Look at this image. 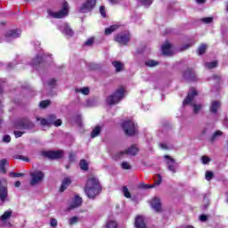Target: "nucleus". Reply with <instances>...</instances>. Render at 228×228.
<instances>
[{"instance_id":"obj_59","label":"nucleus","mask_w":228,"mask_h":228,"mask_svg":"<svg viewBox=\"0 0 228 228\" xmlns=\"http://www.w3.org/2000/svg\"><path fill=\"white\" fill-rule=\"evenodd\" d=\"M20 186V181H17L16 183H15V187L16 188H19Z\"/></svg>"},{"instance_id":"obj_1","label":"nucleus","mask_w":228,"mask_h":228,"mask_svg":"<svg viewBox=\"0 0 228 228\" xmlns=\"http://www.w3.org/2000/svg\"><path fill=\"white\" fill-rule=\"evenodd\" d=\"M85 191L89 199H94L101 193V183L94 176H90L85 188Z\"/></svg>"},{"instance_id":"obj_54","label":"nucleus","mask_w":228,"mask_h":228,"mask_svg":"<svg viewBox=\"0 0 228 228\" xmlns=\"http://www.w3.org/2000/svg\"><path fill=\"white\" fill-rule=\"evenodd\" d=\"M94 44V37H90L86 41V45H92Z\"/></svg>"},{"instance_id":"obj_19","label":"nucleus","mask_w":228,"mask_h":228,"mask_svg":"<svg viewBox=\"0 0 228 228\" xmlns=\"http://www.w3.org/2000/svg\"><path fill=\"white\" fill-rule=\"evenodd\" d=\"M12 217V210L5 211L1 216H0V224L2 225H6L8 224V220Z\"/></svg>"},{"instance_id":"obj_44","label":"nucleus","mask_w":228,"mask_h":228,"mask_svg":"<svg viewBox=\"0 0 228 228\" xmlns=\"http://www.w3.org/2000/svg\"><path fill=\"white\" fill-rule=\"evenodd\" d=\"M15 159H21L22 161H26V163H28L29 161V159L22 156V155H16L14 156Z\"/></svg>"},{"instance_id":"obj_4","label":"nucleus","mask_w":228,"mask_h":228,"mask_svg":"<svg viewBox=\"0 0 228 228\" xmlns=\"http://www.w3.org/2000/svg\"><path fill=\"white\" fill-rule=\"evenodd\" d=\"M49 19H64L69 15V3L66 1L62 2V9L59 12H54L51 9L47 10Z\"/></svg>"},{"instance_id":"obj_7","label":"nucleus","mask_w":228,"mask_h":228,"mask_svg":"<svg viewBox=\"0 0 228 228\" xmlns=\"http://www.w3.org/2000/svg\"><path fill=\"white\" fill-rule=\"evenodd\" d=\"M122 128L127 136H133V134H136L138 128L136 127V124L134 123L133 120H126L123 122Z\"/></svg>"},{"instance_id":"obj_39","label":"nucleus","mask_w":228,"mask_h":228,"mask_svg":"<svg viewBox=\"0 0 228 228\" xmlns=\"http://www.w3.org/2000/svg\"><path fill=\"white\" fill-rule=\"evenodd\" d=\"M145 65L147 66V67H156V65H158V61H147L146 62H145Z\"/></svg>"},{"instance_id":"obj_40","label":"nucleus","mask_w":228,"mask_h":228,"mask_svg":"<svg viewBox=\"0 0 228 228\" xmlns=\"http://www.w3.org/2000/svg\"><path fill=\"white\" fill-rule=\"evenodd\" d=\"M161 181H162L161 175H158L154 180L155 186H159V184H161Z\"/></svg>"},{"instance_id":"obj_5","label":"nucleus","mask_w":228,"mask_h":228,"mask_svg":"<svg viewBox=\"0 0 228 228\" xmlns=\"http://www.w3.org/2000/svg\"><path fill=\"white\" fill-rule=\"evenodd\" d=\"M37 122H40L41 126H54L60 127L62 122L61 119H56L55 115H50L48 118H37Z\"/></svg>"},{"instance_id":"obj_6","label":"nucleus","mask_w":228,"mask_h":228,"mask_svg":"<svg viewBox=\"0 0 228 228\" xmlns=\"http://www.w3.org/2000/svg\"><path fill=\"white\" fill-rule=\"evenodd\" d=\"M44 177L45 175L41 170H34L30 172V186H37V184H40L42 181H44Z\"/></svg>"},{"instance_id":"obj_53","label":"nucleus","mask_w":228,"mask_h":228,"mask_svg":"<svg viewBox=\"0 0 228 228\" xmlns=\"http://www.w3.org/2000/svg\"><path fill=\"white\" fill-rule=\"evenodd\" d=\"M159 147L162 148L164 151L170 149V146L167 145V143H160Z\"/></svg>"},{"instance_id":"obj_51","label":"nucleus","mask_w":228,"mask_h":228,"mask_svg":"<svg viewBox=\"0 0 228 228\" xmlns=\"http://www.w3.org/2000/svg\"><path fill=\"white\" fill-rule=\"evenodd\" d=\"M22 134H24V132H20V131L14 132L15 138H20V136H22Z\"/></svg>"},{"instance_id":"obj_58","label":"nucleus","mask_w":228,"mask_h":228,"mask_svg":"<svg viewBox=\"0 0 228 228\" xmlns=\"http://www.w3.org/2000/svg\"><path fill=\"white\" fill-rule=\"evenodd\" d=\"M199 4L206 3V0H196Z\"/></svg>"},{"instance_id":"obj_9","label":"nucleus","mask_w":228,"mask_h":228,"mask_svg":"<svg viewBox=\"0 0 228 228\" xmlns=\"http://www.w3.org/2000/svg\"><path fill=\"white\" fill-rule=\"evenodd\" d=\"M8 200V187L6 180H0V206Z\"/></svg>"},{"instance_id":"obj_47","label":"nucleus","mask_w":228,"mask_h":228,"mask_svg":"<svg viewBox=\"0 0 228 228\" xmlns=\"http://www.w3.org/2000/svg\"><path fill=\"white\" fill-rule=\"evenodd\" d=\"M201 161H202L203 165H208V163L209 161H211V159H209V157L203 156V157L201 158Z\"/></svg>"},{"instance_id":"obj_57","label":"nucleus","mask_w":228,"mask_h":228,"mask_svg":"<svg viewBox=\"0 0 228 228\" xmlns=\"http://www.w3.org/2000/svg\"><path fill=\"white\" fill-rule=\"evenodd\" d=\"M111 4H117L118 3V0H109Z\"/></svg>"},{"instance_id":"obj_17","label":"nucleus","mask_w":228,"mask_h":228,"mask_svg":"<svg viewBox=\"0 0 228 228\" xmlns=\"http://www.w3.org/2000/svg\"><path fill=\"white\" fill-rule=\"evenodd\" d=\"M165 159L167 161V168L170 172L173 174H175V168L177 167V164L175 163V160L174 159L170 158V156L166 155Z\"/></svg>"},{"instance_id":"obj_45","label":"nucleus","mask_w":228,"mask_h":228,"mask_svg":"<svg viewBox=\"0 0 228 228\" xmlns=\"http://www.w3.org/2000/svg\"><path fill=\"white\" fill-rule=\"evenodd\" d=\"M205 176L207 181H211V179H213V172L207 171Z\"/></svg>"},{"instance_id":"obj_32","label":"nucleus","mask_w":228,"mask_h":228,"mask_svg":"<svg viewBox=\"0 0 228 228\" xmlns=\"http://www.w3.org/2000/svg\"><path fill=\"white\" fill-rule=\"evenodd\" d=\"M45 86H49V88H53V86H56V79L51 78L47 83L45 84Z\"/></svg>"},{"instance_id":"obj_64","label":"nucleus","mask_w":228,"mask_h":228,"mask_svg":"<svg viewBox=\"0 0 228 228\" xmlns=\"http://www.w3.org/2000/svg\"><path fill=\"white\" fill-rule=\"evenodd\" d=\"M226 10H227V12H228V4L226 5Z\"/></svg>"},{"instance_id":"obj_24","label":"nucleus","mask_w":228,"mask_h":228,"mask_svg":"<svg viewBox=\"0 0 228 228\" xmlns=\"http://www.w3.org/2000/svg\"><path fill=\"white\" fill-rule=\"evenodd\" d=\"M184 77L191 81H195V71H193V69H187L184 73Z\"/></svg>"},{"instance_id":"obj_62","label":"nucleus","mask_w":228,"mask_h":228,"mask_svg":"<svg viewBox=\"0 0 228 228\" xmlns=\"http://www.w3.org/2000/svg\"><path fill=\"white\" fill-rule=\"evenodd\" d=\"M226 202L228 204V193L226 194Z\"/></svg>"},{"instance_id":"obj_50","label":"nucleus","mask_w":228,"mask_h":228,"mask_svg":"<svg viewBox=\"0 0 228 228\" xmlns=\"http://www.w3.org/2000/svg\"><path fill=\"white\" fill-rule=\"evenodd\" d=\"M10 175L11 177H22L24 175L20 173H10Z\"/></svg>"},{"instance_id":"obj_60","label":"nucleus","mask_w":228,"mask_h":228,"mask_svg":"<svg viewBox=\"0 0 228 228\" xmlns=\"http://www.w3.org/2000/svg\"><path fill=\"white\" fill-rule=\"evenodd\" d=\"M224 125L226 127H228V120H225V121L224 122Z\"/></svg>"},{"instance_id":"obj_30","label":"nucleus","mask_w":228,"mask_h":228,"mask_svg":"<svg viewBox=\"0 0 228 228\" xmlns=\"http://www.w3.org/2000/svg\"><path fill=\"white\" fill-rule=\"evenodd\" d=\"M117 28H118V25H112V26L105 28V35H111V33H113V31H115V29H117Z\"/></svg>"},{"instance_id":"obj_11","label":"nucleus","mask_w":228,"mask_h":228,"mask_svg":"<svg viewBox=\"0 0 228 228\" xmlns=\"http://www.w3.org/2000/svg\"><path fill=\"white\" fill-rule=\"evenodd\" d=\"M130 38H131V35L129 34L128 31H125L115 37L116 42H118V44H121L122 45H126V44L129 42Z\"/></svg>"},{"instance_id":"obj_27","label":"nucleus","mask_w":228,"mask_h":228,"mask_svg":"<svg viewBox=\"0 0 228 228\" xmlns=\"http://www.w3.org/2000/svg\"><path fill=\"white\" fill-rule=\"evenodd\" d=\"M102 129L100 126H95L91 133V138H97L101 134Z\"/></svg>"},{"instance_id":"obj_18","label":"nucleus","mask_w":228,"mask_h":228,"mask_svg":"<svg viewBox=\"0 0 228 228\" xmlns=\"http://www.w3.org/2000/svg\"><path fill=\"white\" fill-rule=\"evenodd\" d=\"M162 53L165 56H172L174 54V46L170 43H165L162 45Z\"/></svg>"},{"instance_id":"obj_37","label":"nucleus","mask_w":228,"mask_h":228,"mask_svg":"<svg viewBox=\"0 0 228 228\" xmlns=\"http://www.w3.org/2000/svg\"><path fill=\"white\" fill-rule=\"evenodd\" d=\"M121 167L123 168V170H131V165H129V163L126 161L121 163Z\"/></svg>"},{"instance_id":"obj_33","label":"nucleus","mask_w":228,"mask_h":228,"mask_svg":"<svg viewBox=\"0 0 228 228\" xmlns=\"http://www.w3.org/2000/svg\"><path fill=\"white\" fill-rule=\"evenodd\" d=\"M106 227L107 228H117L118 227L117 221H113V220L108 221L106 224Z\"/></svg>"},{"instance_id":"obj_41","label":"nucleus","mask_w":228,"mask_h":228,"mask_svg":"<svg viewBox=\"0 0 228 228\" xmlns=\"http://www.w3.org/2000/svg\"><path fill=\"white\" fill-rule=\"evenodd\" d=\"M123 193L126 199H131V193L129 192V189H127V187H123Z\"/></svg>"},{"instance_id":"obj_25","label":"nucleus","mask_w":228,"mask_h":228,"mask_svg":"<svg viewBox=\"0 0 228 228\" xmlns=\"http://www.w3.org/2000/svg\"><path fill=\"white\" fill-rule=\"evenodd\" d=\"M112 65L116 69V72H122V70H124V63L118 61H114Z\"/></svg>"},{"instance_id":"obj_46","label":"nucleus","mask_w":228,"mask_h":228,"mask_svg":"<svg viewBox=\"0 0 228 228\" xmlns=\"http://www.w3.org/2000/svg\"><path fill=\"white\" fill-rule=\"evenodd\" d=\"M201 20L205 24H210V22H213V17L203 18Z\"/></svg>"},{"instance_id":"obj_43","label":"nucleus","mask_w":228,"mask_h":228,"mask_svg":"<svg viewBox=\"0 0 228 228\" xmlns=\"http://www.w3.org/2000/svg\"><path fill=\"white\" fill-rule=\"evenodd\" d=\"M79 222V218L77 216H73L69 219V225H74V224H77Z\"/></svg>"},{"instance_id":"obj_26","label":"nucleus","mask_w":228,"mask_h":228,"mask_svg":"<svg viewBox=\"0 0 228 228\" xmlns=\"http://www.w3.org/2000/svg\"><path fill=\"white\" fill-rule=\"evenodd\" d=\"M8 165V160L6 159H3L0 160V174H6V167Z\"/></svg>"},{"instance_id":"obj_16","label":"nucleus","mask_w":228,"mask_h":228,"mask_svg":"<svg viewBox=\"0 0 228 228\" xmlns=\"http://www.w3.org/2000/svg\"><path fill=\"white\" fill-rule=\"evenodd\" d=\"M42 60L53 61V57H51V55L45 56V54L41 52V55H37V57L32 61L31 65H38L42 63Z\"/></svg>"},{"instance_id":"obj_10","label":"nucleus","mask_w":228,"mask_h":228,"mask_svg":"<svg viewBox=\"0 0 228 228\" xmlns=\"http://www.w3.org/2000/svg\"><path fill=\"white\" fill-rule=\"evenodd\" d=\"M15 126L18 129H33L35 127V124L29 121L28 118L18 119Z\"/></svg>"},{"instance_id":"obj_34","label":"nucleus","mask_w":228,"mask_h":228,"mask_svg":"<svg viewBox=\"0 0 228 228\" xmlns=\"http://www.w3.org/2000/svg\"><path fill=\"white\" fill-rule=\"evenodd\" d=\"M206 49H208V46L206 45H201L198 49V54L200 56L206 53Z\"/></svg>"},{"instance_id":"obj_63","label":"nucleus","mask_w":228,"mask_h":228,"mask_svg":"<svg viewBox=\"0 0 228 228\" xmlns=\"http://www.w3.org/2000/svg\"><path fill=\"white\" fill-rule=\"evenodd\" d=\"M36 44H37V45H40V42H38V41Z\"/></svg>"},{"instance_id":"obj_22","label":"nucleus","mask_w":228,"mask_h":228,"mask_svg":"<svg viewBox=\"0 0 228 228\" xmlns=\"http://www.w3.org/2000/svg\"><path fill=\"white\" fill-rule=\"evenodd\" d=\"M134 225L136 228H145V219L142 216L135 218Z\"/></svg>"},{"instance_id":"obj_52","label":"nucleus","mask_w":228,"mask_h":228,"mask_svg":"<svg viewBox=\"0 0 228 228\" xmlns=\"http://www.w3.org/2000/svg\"><path fill=\"white\" fill-rule=\"evenodd\" d=\"M50 225L51 227H56V225H58V221H56V219H52L50 221Z\"/></svg>"},{"instance_id":"obj_2","label":"nucleus","mask_w":228,"mask_h":228,"mask_svg":"<svg viewBox=\"0 0 228 228\" xmlns=\"http://www.w3.org/2000/svg\"><path fill=\"white\" fill-rule=\"evenodd\" d=\"M195 97H197V90L191 87L188 93L187 97L183 100V105L188 106V104H190L191 106H193V112L199 113V111L202 110V105L195 104Z\"/></svg>"},{"instance_id":"obj_12","label":"nucleus","mask_w":228,"mask_h":228,"mask_svg":"<svg viewBox=\"0 0 228 228\" xmlns=\"http://www.w3.org/2000/svg\"><path fill=\"white\" fill-rule=\"evenodd\" d=\"M95 0H86V3H84L80 7L79 12L81 13H88V12H92L95 6Z\"/></svg>"},{"instance_id":"obj_38","label":"nucleus","mask_w":228,"mask_h":228,"mask_svg":"<svg viewBox=\"0 0 228 228\" xmlns=\"http://www.w3.org/2000/svg\"><path fill=\"white\" fill-rule=\"evenodd\" d=\"M139 3H141V4H143V6H151V4L154 1V0H138Z\"/></svg>"},{"instance_id":"obj_29","label":"nucleus","mask_w":228,"mask_h":228,"mask_svg":"<svg viewBox=\"0 0 228 228\" xmlns=\"http://www.w3.org/2000/svg\"><path fill=\"white\" fill-rule=\"evenodd\" d=\"M218 108H220V102H213L210 106V111L212 113H216V111H218Z\"/></svg>"},{"instance_id":"obj_48","label":"nucleus","mask_w":228,"mask_h":228,"mask_svg":"<svg viewBox=\"0 0 228 228\" xmlns=\"http://www.w3.org/2000/svg\"><path fill=\"white\" fill-rule=\"evenodd\" d=\"M3 142H4V143H10V142H12V137L10 135H4Z\"/></svg>"},{"instance_id":"obj_14","label":"nucleus","mask_w":228,"mask_h":228,"mask_svg":"<svg viewBox=\"0 0 228 228\" xmlns=\"http://www.w3.org/2000/svg\"><path fill=\"white\" fill-rule=\"evenodd\" d=\"M19 37H20V30H8L5 34V40H7V42H12V40H15V38H19Z\"/></svg>"},{"instance_id":"obj_28","label":"nucleus","mask_w":228,"mask_h":228,"mask_svg":"<svg viewBox=\"0 0 228 228\" xmlns=\"http://www.w3.org/2000/svg\"><path fill=\"white\" fill-rule=\"evenodd\" d=\"M76 94H82L83 95H88L90 94V88L82 87L75 89Z\"/></svg>"},{"instance_id":"obj_35","label":"nucleus","mask_w":228,"mask_h":228,"mask_svg":"<svg viewBox=\"0 0 228 228\" xmlns=\"http://www.w3.org/2000/svg\"><path fill=\"white\" fill-rule=\"evenodd\" d=\"M80 168H81V170H88V163H86V160H85V159H82L81 161H80Z\"/></svg>"},{"instance_id":"obj_36","label":"nucleus","mask_w":228,"mask_h":228,"mask_svg":"<svg viewBox=\"0 0 228 228\" xmlns=\"http://www.w3.org/2000/svg\"><path fill=\"white\" fill-rule=\"evenodd\" d=\"M51 104V101L49 100H45V101H42L40 103H39V106L40 108H47V106H49Z\"/></svg>"},{"instance_id":"obj_3","label":"nucleus","mask_w":228,"mask_h":228,"mask_svg":"<svg viewBox=\"0 0 228 228\" xmlns=\"http://www.w3.org/2000/svg\"><path fill=\"white\" fill-rule=\"evenodd\" d=\"M126 97V87L120 86L118 88L114 94L107 98V103L110 106H113V104H118Z\"/></svg>"},{"instance_id":"obj_42","label":"nucleus","mask_w":228,"mask_h":228,"mask_svg":"<svg viewBox=\"0 0 228 228\" xmlns=\"http://www.w3.org/2000/svg\"><path fill=\"white\" fill-rule=\"evenodd\" d=\"M220 136H222V131L218 130L212 135V142H215Z\"/></svg>"},{"instance_id":"obj_21","label":"nucleus","mask_w":228,"mask_h":228,"mask_svg":"<svg viewBox=\"0 0 228 228\" xmlns=\"http://www.w3.org/2000/svg\"><path fill=\"white\" fill-rule=\"evenodd\" d=\"M82 202H83V200L81 199V197L75 196V198L73 199V200L69 206V209H74L76 208H79V206H81Z\"/></svg>"},{"instance_id":"obj_55","label":"nucleus","mask_w":228,"mask_h":228,"mask_svg":"<svg viewBox=\"0 0 228 228\" xmlns=\"http://www.w3.org/2000/svg\"><path fill=\"white\" fill-rule=\"evenodd\" d=\"M200 222H206L208 220V216L206 215L200 216Z\"/></svg>"},{"instance_id":"obj_23","label":"nucleus","mask_w":228,"mask_h":228,"mask_svg":"<svg viewBox=\"0 0 228 228\" xmlns=\"http://www.w3.org/2000/svg\"><path fill=\"white\" fill-rule=\"evenodd\" d=\"M71 183H72V180H70L69 177L64 178L61 185L60 191H65L67 188L70 186Z\"/></svg>"},{"instance_id":"obj_56","label":"nucleus","mask_w":228,"mask_h":228,"mask_svg":"<svg viewBox=\"0 0 228 228\" xmlns=\"http://www.w3.org/2000/svg\"><path fill=\"white\" fill-rule=\"evenodd\" d=\"M142 188H145V190H151V188H154V184H144L142 185Z\"/></svg>"},{"instance_id":"obj_31","label":"nucleus","mask_w":228,"mask_h":228,"mask_svg":"<svg viewBox=\"0 0 228 228\" xmlns=\"http://www.w3.org/2000/svg\"><path fill=\"white\" fill-rule=\"evenodd\" d=\"M218 65V62L216 61H213L211 62H206L205 67L207 69H216V67Z\"/></svg>"},{"instance_id":"obj_49","label":"nucleus","mask_w":228,"mask_h":228,"mask_svg":"<svg viewBox=\"0 0 228 228\" xmlns=\"http://www.w3.org/2000/svg\"><path fill=\"white\" fill-rule=\"evenodd\" d=\"M100 13L102 16L106 17V8L104 6L100 7Z\"/></svg>"},{"instance_id":"obj_20","label":"nucleus","mask_w":228,"mask_h":228,"mask_svg":"<svg viewBox=\"0 0 228 228\" xmlns=\"http://www.w3.org/2000/svg\"><path fill=\"white\" fill-rule=\"evenodd\" d=\"M151 206L152 209H154V211L159 213V211H161V200H159V198H154L151 200Z\"/></svg>"},{"instance_id":"obj_15","label":"nucleus","mask_w":228,"mask_h":228,"mask_svg":"<svg viewBox=\"0 0 228 228\" xmlns=\"http://www.w3.org/2000/svg\"><path fill=\"white\" fill-rule=\"evenodd\" d=\"M44 156H45V158H49L50 159H60V158H63V151H45Z\"/></svg>"},{"instance_id":"obj_61","label":"nucleus","mask_w":228,"mask_h":228,"mask_svg":"<svg viewBox=\"0 0 228 228\" xmlns=\"http://www.w3.org/2000/svg\"><path fill=\"white\" fill-rule=\"evenodd\" d=\"M191 45H185L183 49H188V47H190Z\"/></svg>"},{"instance_id":"obj_8","label":"nucleus","mask_w":228,"mask_h":228,"mask_svg":"<svg viewBox=\"0 0 228 228\" xmlns=\"http://www.w3.org/2000/svg\"><path fill=\"white\" fill-rule=\"evenodd\" d=\"M138 147L136 145H132L130 148L124 151H119L116 155L113 156L115 159H121V158H124V156H136L138 154Z\"/></svg>"},{"instance_id":"obj_13","label":"nucleus","mask_w":228,"mask_h":228,"mask_svg":"<svg viewBox=\"0 0 228 228\" xmlns=\"http://www.w3.org/2000/svg\"><path fill=\"white\" fill-rule=\"evenodd\" d=\"M58 29L63 33V35H66V37H73L74 36V31L72 28H70V26L67 23H61V25L58 26Z\"/></svg>"}]
</instances>
